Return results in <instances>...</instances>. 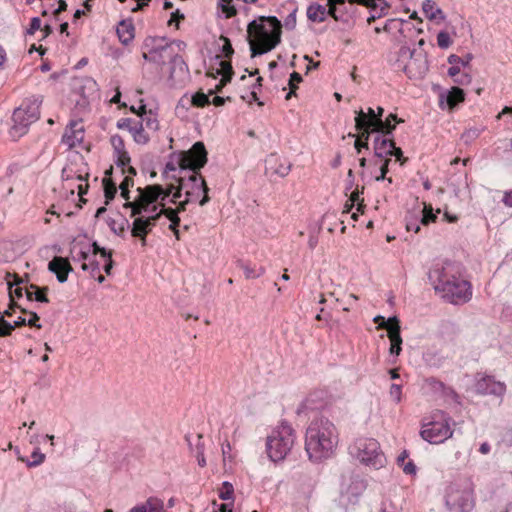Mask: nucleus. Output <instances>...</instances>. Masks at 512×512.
<instances>
[{
	"label": "nucleus",
	"mask_w": 512,
	"mask_h": 512,
	"mask_svg": "<svg viewBox=\"0 0 512 512\" xmlns=\"http://www.w3.org/2000/svg\"><path fill=\"white\" fill-rule=\"evenodd\" d=\"M425 384L434 392H444L446 389L445 384L434 377L425 379Z\"/></svg>",
	"instance_id": "45"
},
{
	"label": "nucleus",
	"mask_w": 512,
	"mask_h": 512,
	"mask_svg": "<svg viewBox=\"0 0 512 512\" xmlns=\"http://www.w3.org/2000/svg\"><path fill=\"white\" fill-rule=\"evenodd\" d=\"M178 182H179L178 186H174V188L172 189V192L170 193V194H172L171 202H173V203H176V200L182 196V190L185 187H187V184H185L184 178H179Z\"/></svg>",
	"instance_id": "49"
},
{
	"label": "nucleus",
	"mask_w": 512,
	"mask_h": 512,
	"mask_svg": "<svg viewBox=\"0 0 512 512\" xmlns=\"http://www.w3.org/2000/svg\"><path fill=\"white\" fill-rule=\"evenodd\" d=\"M14 331V326L7 320H2L0 322V337H7L12 334Z\"/></svg>",
	"instance_id": "56"
},
{
	"label": "nucleus",
	"mask_w": 512,
	"mask_h": 512,
	"mask_svg": "<svg viewBox=\"0 0 512 512\" xmlns=\"http://www.w3.org/2000/svg\"><path fill=\"white\" fill-rule=\"evenodd\" d=\"M392 121H395L396 123H402L403 119H400L396 114L391 113L385 120L382 119V125H378L374 132L393 137V131L395 130L396 126L395 124H392Z\"/></svg>",
	"instance_id": "23"
},
{
	"label": "nucleus",
	"mask_w": 512,
	"mask_h": 512,
	"mask_svg": "<svg viewBox=\"0 0 512 512\" xmlns=\"http://www.w3.org/2000/svg\"><path fill=\"white\" fill-rule=\"evenodd\" d=\"M424 361L429 366L439 367L443 362V357L437 352L428 351L423 356Z\"/></svg>",
	"instance_id": "40"
},
{
	"label": "nucleus",
	"mask_w": 512,
	"mask_h": 512,
	"mask_svg": "<svg viewBox=\"0 0 512 512\" xmlns=\"http://www.w3.org/2000/svg\"><path fill=\"white\" fill-rule=\"evenodd\" d=\"M131 235L141 241L142 246L146 245V237L151 232L156 222L159 220V214H151L144 217L142 215L134 216Z\"/></svg>",
	"instance_id": "15"
},
{
	"label": "nucleus",
	"mask_w": 512,
	"mask_h": 512,
	"mask_svg": "<svg viewBox=\"0 0 512 512\" xmlns=\"http://www.w3.org/2000/svg\"><path fill=\"white\" fill-rule=\"evenodd\" d=\"M350 454L361 463L374 469L384 467L386 457L380 450L378 441L374 438H359L349 448Z\"/></svg>",
	"instance_id": "9"
},
{
	"label": "nucleus",
	"mask_w": 512,
	"mask_h": 512,
	"mask_svg": "<svg viewBox=\"0 0 512 512\" xmlns=\"http://www.w3.org/2000/svg\"><path fill=\"white\" fill-rule=\"evenodd\" d=\"M220 67L221 69L217 70V74H230L231 76L234 75V71L230 61L221 60Z\"/></svg>",
	"instance_id": "58"
},
{
	"label": "nucleus",
	"mask_w": 512,
	"mask_h": 512,
	"mask_svg": "<svg viewBox=\"0 0 512 512\" xmlns=\"http://www.w3.org/2000/svg\"><path fill=\"white\" fill-rule=\"evenodd\" d=\"M483 130L484 127H470L462 133L461 139L465 144H470L480 136Z\"/></svg>",
	"instance_id": "34"
},
{
	"label": "nucleus",
	"mask_w": 512,
	"mask_h": 512,
	"mask_svg": "<svg viewBox=\"0 0 512 512\" xmlns=\"http://www.w3.org/2000/svg\"><path fill=\"white\" fill-rule=\"evenodd\" d=\"M31 458H32V461H27V466L28 467H36L44 462L45 454L40 452V450L37 448L32 452Z\"/></svg>",
	"instance_id": "46"
},
{
	"label": "nucleus",
	"mask_w": 512,
	"mask_h": 512,
	"mask_svg": "<svg viewBox=\"0 0 512 512\" xmlns=\"http://www.w3.org/2000/svg\"><path fill=\"white\" fill-rule=\"evenodd\" d=\"M41 103L40 97L29 98L14 110L12 115L14 124L10 129V135L13 138H20L26 134L28 127L39 119Z\"/></svg>",
	"instance_id": "7"
},
{
	"label": "nucleus",
	"mask_w": 512,
	"mask_h": 512,
	"mask_svg": "<svg viewBox=\"0 0 512 512\" xmlns=\"http://www.w3.org/2000/svg\"><path fill=\"white\" fill-rule=\"evenodd\" d=\"M337 443L336 427L327 417L321 415L311 421L305 436V450L311 460L330 457Z\"/></svg>",
	"instance_id": "2"
},
{
	"label": "nucleus",
	"mask_w": 512,
	"mask_h": 512,
	"mask_svg": "<svg viewBox=\"0 0 512 512\" xmlns=\"http://www.w3.org/2000/svg\"><path fill=\"white\" fill-rule=\"evenodd\" d=\"M21 312L28 313L30 315V319L27 320V324L30 327H35L37 329H40L42 327L41 324L39 323L40 318L36 312L27 311L26 309H21Z\"/></svg>",
	"instance_id": "53"
},
{
	"label": "nucleus",
	"mask_w": 512,
	"mask_h": 512,
	"mask_svg": "<svg viewBox=\"0 0 512 512\" xmlns=\"http://www.w3.org/2000/svg\"><path fill=\"white\" fill-rule=\"evenodd\" d=\"M447 73L459 85H468L472 81V76L468 72H462L459 66H450Z\"/></svg>",
	"instance_id": "26"
},
{
	"label": "nucleus",
	"mask_w": 512,
	"mask_h": 512,
	"mask_svg": "<svg viewBox=\"0 0 512 512\" xmlns=\"http://www.w3.org/2000/svg\"><path fill=\"white\" fill-rule=\"evenodd\" d=\"M102 183L104 188V195L106 198L105 203L109 204V202L115 198L117 193L116 184L110 178H103Z\"/></svg>",
	"instance_id": "33"
},
{
	"label": "nucleus",
	"mask_w": 512,
	"mask_h": 512,
	"mask_svg": "<svg viewBox=\"0 0 512 512\" xmlns=\"http://www.w3.org/2000/svg\"><path fill=\"white\" fill-rule=\"evenodd\" d=\"M239 267L244 271L245 277L247 279H253L261 276L264 274L265 270L264 268L260 267L258 271H256L254 268H251L248 264L240 261L238 263Z\"/></svg>",
	"instance_id": "39"
},
{
	"label": "nucleus",
	"mask_w": 512,
	"mask_h": 512,
	"mask_svg": "<svg viewBox=\"0 0 512 512\" xmlns=\"http://www.w3.org/2000/svg\"><path fill=\"white\" fill-rule=\"evenodd\" d=\"M307 17L312 22H323L326 19V8L314 3L307 8Z\"/></svg>",
	"instance_id": "28"
},
{
	"label": "nucleus",
	"mask_w": 512,
	"mask_h": 512,
	"mask_svg": "<svg viewBox=\"0 0 512 512\" xmlns=\"http://www.w3.org/2000/svg\"><path fill=\"white\" fill-rule=\"evenodd\" d=\"M41 28V20L39 17H33L31 19L30 27L27 29L26 33L29 35H33L37 30Z\"/></svg>",
	"instance_id": "64"
},
{
	"label": "nucleus",
	"mask_w": 512,
	"mask_h": 512,
	"mask_svg": "<svg viewBox=\"0 0 512 512\" xmlns=\"http://www.w3.org/2000/svg\"><path fill=\"white\" fill-rule=\"evenodd\" d=\"M142 109L144 112V116H142V119L140 122L143 123V127L145 126L147 129L156 131L158 130L159 123L156 118V116L153 114L151 110L147 111L146 106L142 105Z\"/></svg>",
	"instance_id": "31"
},
{
	"label": "nucleus",
	"mask_w": 512,
	"mask_h": 512,
	"mask_svg": "<svg viewBox=\"0 0 512 512\" xmlns=\"http://www.w3.org/2000/svg\"><path fill=\"white\" fill-rule=\"evenodd\" d=\"M374 322L379 324V328L387 330V336L391 342L389 353L398 356L402 351V338L398 318L393 316L386 320L383 316H376Z\"/></svg>",
	"instance_id": "12"
},
{
	"label": "nucleus",
	"mask_w": 512,
	"mask_h": 512,
	"mask_svg": "<svg viewBox=\"0 0 512 512\" xmlns=\"http://www.w3.org/2000/svg\"><path fill=\"white\" fill-rule=\"evenodd\" d=\"M302 76L298 73V72H293L290 74V78H289V88H290V91L287 93L285 99L286 100H289L293 95H295V92L297 90V83H300L302 82Z\"/></svg>",
	"instance_id": "37"
},
{
	"label": "nucleus",
	"mask_w": 512,
	"mask_h": 512,
	"mask_svg": "<svg viewBox=\"0 0 512 512\" xmlns=\"http://www.w3.org/2000/svg\"><path fill=\"white\" fill-rule=\"evenodd\" d=\"M454 265L445 262L436 264L429 272L428 278L437 293L452 304H461L470 300V283L455 275Z\"/></svg>",
	"instance_id": "1"
},
{
	"label": "nucleus",
	"mask_w": 512,
	"mask_h": 512,
	"mask_svg": "<svg viewBox=\"0 0 512 512\" xmlns=\"http://www.w3.org/2000/svg\"><path fill=\"white\" fill-rule=\"evenodd\" d=\"M395 64L397 68L403 70L410 79H422L428 71L426 53L422 50H411L407 46H402L399 49Z\"/></svg>",
	"instance_id": "8"
},
{
	"label": "nucleus",
	"mask_w": 512,
	"mask_h": 512,
	"mask_svg": "<svg viewBox=\"0 0 512 512\" xmlns=\"http://www.w3.org/2000/svg\"><path fill=\"white\" fill-rule=\"evenodd\" d=\"M168 59H170V78H173L175 73L179 71L180 73H184L188 71V66L182 56L177 53H172L168 55Z\"/></svg>",
	"instance_id": "27"
},
{
	"label": "nucleus",
	"mask_w": 512,
	"mask_h": 512,
	"mask_svg": "<svg viewBox=\"0 0 512 512\" xmlns=\"http://www.w3.org/2000/svg\"><path fill=\"white\" fill-rule=\"evenodd\" d=\"M48 270L56 275L60 283H65L68 279L69 272L73 269L67 258L55 256L48 263Z\"/></svg>",
	"instance_id": "18"
},
{
	"label": "nucleus",
	"mask_w": 512,
	"mask_h": 512,
	"mask_svg": "<svg viewBox=\"0 0 512 512\" xmlns=\"http://www.w3.org/2000/svg\"><path fill=\"white\" fill-rule=\"evenodd\" d=\"M346 2H349L350 4H359V5H364V6H367L371 0H328V10H326V14L330 15L331 17H333L335 20H337V16H336V6L337 5H343L345 4Z\"/></svg>",
	"instance_id": "29"
},
{
	"label": "nucleus",
	"mask_w": 512,
	"mask_h": 512,
	"mask_svg": "<svg viewBox=\"0 0 512 512\" xmlns=\"http://www.w3.org/2000/svg\"><path fill=\"white\" fill-rule=\"evenodd\" d=\"M452 419L443 411H437L433 414V420L424 425L420 434L421 437L431 444H440L446 439L452 437L453 431L450 427Z\"/></svg>",
	"instance_id": "10"
},
{
	"label": "nucleus",
	"mask_w": 512,
	"mask_h": 512,
	"mask_svg": "<svg viewBox=\"0 0 512 512\" xmlns=\"http://www.w3.org/2000/svg\"><path fill=\"white\" fill-rule=\"evenodd\" d=\"M115 155L117 157V159L115 160L116 165L118 167H121L122 168V174H125L126 173L125 167L127 165H129V163L131 161V158H130L128 152L124 151V152L117 153Z\"/></svg>",
	"instance_id": "43"
},
{
	"label": "nucleus",
	"mask_w": 512,
	"mask_h": 512,
	"mask_svg": "<svg viewBox=\"0 0 512 512\" xmlns=\"http://www.w3.org/2000/svg\"><path fill=\"white\" fill-rule=\"evenodd\" d=\"M354 147L358 153H361L362 149H369L368 140H366L362 134L354 142Z\"/></svg>",
	"instance_id": "63"
},
{
	"label": "nucleus",
	"mask_w": 512,
	"mask_h": 512,
	"mask_svg": "<svg viewBox=\"0 0 512 512\" xmlns=\"http://www.w3.org/2000/svg\"><path fill=\"white\" fill-rule=\"evenodd\" d=\"M49 288L47 286L40 287L34 294V300L41 303H48L49 299L47 297Z\"/></svg>",
	"instance_id": "54"
},
{
	"label": "nucleus",
	"mask_w": 512,
	"mask_h": 512,
	"mask_svg": "<svg viewBox=\"0 0 512 512\" xmlns=\"http://www.w3.org/2000/svg\"><path fill=\"white\" fill-rule=\"evenodd\" d=\"M117 34L121 43L127 45L134 38V25L131 21L122 20L117 27Z\"/></svg>",
	"instance_id": "24"
},
{
	"label": "nucleus",
	"mask_w": 512,
	"mask_h": 512,
	"mask_svg": "<svg viewBox=\"0 0 512 512\" xmlns=\"http://www.w3.org/2000/svg\"><path fill=\"white\" fill-rule=\"evenodd\" d=\"M81 268H82L84 271H86V270H88V269H91L90 274H91V276H92V277H95V275H96L97 273H99V271H100V265H99V262H97V261H95V260H94V261H91L89 264H87V263H85V262H84V263L82 264Z\"/></svg>",
	"instance_id": "59"
},
{
	"label": "nucleus",
	"mask_w": 512,
	"mask_h": 512,
	"mask_svg": "<svg viewBox=\"0 0 512 512\" xmlns=\"http://www.w3.org/2000/svg\"><path fill=\"white\" fill-rule=\"evenodd\" d=\"M171 53V44L155 43L150 49L149 62L163 66Z\"/></svg>",
	"instance_id": "21"
},
{
	"label": "nucleus",
	"mask_w": 512,
	"mask_h": 512,
	"mask_svg": "<svg viewBox=\"0 0 512 512\" xmlns=\"http://www.w3.org/2000/svg\"><path fill=\"white\" fill-rule=\"evenodd\" d=\"M382 161H383V162H382V164H381V166H380V175H379V176H376V177H375V180H376V181H383V180H387V181H388V183H390V184H391V183H392V178H390V177H389V178H387V177H386V175H387V173H388V171H389V168H388V167H389V164H390V162H391V159H390V158H386V159H383Z\"/></svg>",
	"instance_id": "44"
},
{
	"label": "nucleus",
	"mask_w": 512,
	"mask_h": 512,
	"mask_svg": "<svg viewBox=\"0 0 512 512\" xmlns=\"http://www.w3.org/2000/svg\"><path fill=\"white\" fill-rule=\"evenodd\" d=\"M297 8H293L290 14L284 20V26L287 30H293L296 27Z\"/></svg>",
	"instance_id": "51"
},
{
	"label": "nucleus",
	"mask_w": 512,
	"mask_h": 512,
	"mask_svg": "<svg viewBox=\"0 0 512 512\" xmlns=\"http://www.w3.org/2000/svg\"><path fill=\"white\" fill-rule=\"evenodd\" d=\"M84 139V127L80 122L72 121L69 126L66 127L65 132L62 136V142L65 143L69 148L75 147L80 144Z\"/></svg>",
	"instance_id": "17"
},
{
	"label": "nucleus",
	"mask_w": 512,
	"mask_h": 512,
	"mask_svg": "<svg viewBox=\"0 0 512 512\" xmlns=\"http://www.w3.org/2000/svg\"><path fill=\"white\" fill-rule=\"evenodd\" d=\"M173 184H170L167 189H164L159 184L147 185L143 188H137L138 196L128 203H124V208L131 209V217L142 215L143 213H151L157 211L158 206L155 204L159 199L164 201L169 197Z\"/></svg>",
	"instance_id": "4"
},
{
	"label": "nucleus",
	"mask_w": 512,
	"mask_h": 512,
	"mask_svg": "<svg viewBox=\"0 0 512 512\" xmlns=\"http://www.w3.org/2000/svg\"><path fill=\"white\" fill-rule=\"evenodd\" d=\"M185 196L188 197V201H196L200 194L203 193L202 199L199 201L200 206H204L210 201L208 195L209 188L206 184L205 179L200 173H192L187 180H185Z\"/></svg>",
	"instance_id": "13"
},
{
	"label": "nucleus",
	"mask_w": 512,
	"mask_h": 512,
	"mask_svg": "<svg viewBox=\"0 0 512 512\" xmlns=\"http://www.w3.org/2000/svg\"><path fill=\"white\" fill-rule=\"evenodd\" d=\"M421 224L422 223H421L420 215H418V214H411L406 217L407 231H413L415 233H418L420 231Z\"/></svg>",
	"instance_id": "38"
},
{
	"label": "nucleus",
	"mask_w": 512,
	"mask_h": 512,
	"mask_svg": "<svg viewBox=\"0 0 512 512\" xmlns=\"http://www.w3.org/2000/svg\"><path fill=\"white\" fill-rule=\"evenodd\" d=\"M153 214H159V218L162 215H165L169 220L176 218L178 216V211L173 208H162L160 211H156Z\"/></svg>",
	"instance_id": "61"
},
{
	"label": "nucleus",
	"mask_w": 512,
	"mask_h": 512,
	"mask_svg": "<svg viewBox=\"0 0 512 512\" xmlns=\"http://www.w3.org/2000/svg\"><path fill=\"white\" fill-rule=\"evenodd\" d=\"M476 390L480 394L501 396L506 390L504 383L496 381L493 376H484L476 383Z\"/></svg>",
	"instance_id": "16"
},
{
	"label": "nucleus",
	"mask_w": 512,
	"mask_h": 512,
	"mask_svg": "<svg viewBox=\"0 0 512 512\" xmlns=\"http://www.w3.org/2000/svg\"><path fill=\"white\" fill-rule=\"evenodd\" d=\"M390 396L396 401V402H400L401 400V395H402V390H401V385H398V384H392L391 387H390Z\"/></svg>",
	"instance_id": "62"
},
{
	"label": "nucleus",
	"mask_w": 512,
	"mask_h": 512,
	"mask_svg": "<svg viewBox=\"0 0 512 512\" xmlns=\"http://www.w3.org/2000/svg\"><path fill=\"white\" fill-rule=\"evenodd\" d=\"M212 94H210V90L208 91L207 94H205L204 92L202 91H198L196 92L193 96H192V99H191V102H192V105L195 106V107H199V108H203L205 107L206 105L210 104V99L209 97L211 96Z\"/></svg>",
	"instance_id": "35"
},
{
	"label": "nucleus",
	"mask_w": 512,
	"mask_h": 512,
	"mask_svg": "<svg viewBox=\"0 0 512 512\" xmlns=\"http://www.w3.org/2000/svg\"><path fill=\"white\" fill-rule=\"evenodd\" d=\"M232 77L230 74L222 75L220 82L216 85L215 89H210V94L220 93L222 89L231 82Z\"/></svg>",
	"instance_id": "52"
},
{
	"label": "nucleus",
	"mask_w": 512,
	"mask_h": 512,
	"mask_svg": "<svg viewBox=\"0 0 512 512\" xmlns=\"http://www.w3.org/2000/svg\"><path fill=\"white\" fill-rule=\"evenodd\" d=\"M221 40H223L224 42L222 46V53L226 58H231L234 53V49L232 47L230 40L224 36L221 37Z\"/></svg>",
	"instance_id": "57"
},
{
	"label": "nucleus",
	"mask_w": 512,
	"mask_h": 512,
	"mask_svg": "<svg viewBox=\"0 0 512 512\" xmlns=\"http://www.w3.org/2000/svg\"><path fill=\"white\" fill-rule=\"evenodd\" d=\"M437 44L440 48L447 49L452 44L449 33L446 31L439 32L437 35Z\"/></svg>",
	"instance_id": "47"
},
{
	"label": "nucleus",
	"mask_w": 512,
	"mask_h": 512,
	"mask_svg": "<svg viewBox=\"0 0 512 512\" xmlns=\"http://www.w3.org/2000/svg\"><path fill=\"white\" fill-rule=\"evenodd\" d=\"M134 185V180L131 176L124 177L123 181L121 182L119 189H120V195L123 199H125V203L131 202L130 201V191L129 187Z\"/></svg>",
	"instance_id": "36"
},
{
	"label": "nucleus",
	"mask_w": 512,
	"mask_h": 512,
	"mask_svg": "<svg viewBox=\"0 0 512 512\" xmlns=\"http://www.w3.org/2000/svg\"><path fill=\"white\" fill-rule=\"evenodd\" d=\"M128 512H165L164 502L158 497L151 496L146 501L132 507Z\"/></svg>",
	"instance_id": "22"
},
{
	"label": "nucleus",
	"mask_w": 512,
	"mask_h": 512,
	"mask_svg": "<svg viewBox=\"0 0 512 512\" xmlns=\"http://www.w3.org/2000/svg\"><path fill=\"white\" fill-rule=\"evenodd\" d=\"M207 163V151L203 142L198 141L192 147L183 152L179 159V166L182 170H191L192 173H199Z\"/></svg>",
	"instance_id": "11"
},
{
	"label": "nucleus",
	"mask_w": 512,
	"mask_h": 512,
	"mask_svg": "<svg viewBox=\"0 0 512 512\" xmlns=\"http://www.w3.org/2000/svg\"><path fill=\"white\" fill-rule=\"evenodd\" d=\"M423 11L426 17L430 20H444L445 15L443 11L436 7V4L432 0H425L422 5Z\"/></svg>",
	"instance_id": "25"
},
{
	"label": "nucleus",
	"mask_w": 512,
	"mask_h": 512,
	"mask_svg": "<svg viewBox=\"0 0 512 512\" xmlns=\"http://www.w3.org/2000/svg\"><path fill=\"white\" fill-rule=\"evenodd\" d=\"M355 117V128L362 132V136L369 140L371 133L374 132L378 125H382V119L377 117L376 112L372 108H368L367 113L360 110Z\"/></svg>",
	"instance_id": "14"
},
{
	"label": "nucleus",
	"mask_w": 512,
	"mask_h": 512,
	"mask_svg": "<svg viewBox=\"0 0 512 512\" xmlns=\"http://www.w3.org/2000/svg\"><path fill=\"white\" fill-rule=\"evenodd\" d=\"M110 142L115 154L126 151L124 140L120 135H113L110 139Z\"/></svg>",
	"instance_id": "48"
},
{
	"label": "nucleus",
	"mask_w": 512,
	"mask_h": 512,
	"mask_svg": "<svg viewBox=\"0 0 512 512\" xmlns=\"http://www.w3.org/2000/svg\"><path fill=\"white\" fill-rule=\"evenodd\" d=\"M129 131L132 133L136 143L146 144L149 141V136L145 133L142 122H137L133 127H129Z\"/></svg>",
	"instance_id": "30"
},
{
	"label": "nucleus",
	"mask_w": 512,
	"mask_h": 512,
	"mask_svg": "<svg viewBox=\"0 0 512 512\" xmlns=\"http://www.w3.org/2000/svg\"><path fill=\"white\" fill-rule=\"evenodd\" d=\"M445 503L451 512H470L474 507L473 484L460 479L446 488Z\"/></svg>",
	"instance_id": "5"
},
{
	"label": "nucleus",
	"mask_w": 512,
	"mask_h": 512,
	"mask_svg": "<svg viewBox=\"0 0 512 512\" xmlns=\"http://www.w3.org/2000/svg\"><path fill=\"white\" fill-rule=\"evenodd\" d=\"M363 190H364V187H362L361 191L356 189L351 192L350 197H349L350 204L345 205L344 212H346V213L350 212V210L353 208L354 204L361 201L360 194L363 193Z\"/></svg>",
	"instance_id": "50"
},
{
	"label": "nucleus",
	"mask_w": 512,
	"mask_h": 512,
	"mask_svg": "<svg viewBox=\"0 0 512 512\" xmlns=\"http://www.w3.org/2000/svg\"><path fill=\"white\" fill-rule=\"evenodd\" d=\"M234 495V487L233 485L225 481L222 483V488L219 491V498L225 501L233 500Z\"/></svg>",
	"instance_id": "41"
},
{
	"label": "nucleus",
	"mask_w": 512,
	"mask_h": 512,
	"mask_svg": "<svg viewBox=\"0 0 512 512\" xmlns=\"http://www.w3.org/2000/svg\"><path fill=\"white\" fill-rule=\"evenodd\" d=\"M390 156H394L401 165H404L408 160L407 157H404L402 149L400 147H396L395 143Z\"/></svg>",
	"instance_id": "60"
},
{
	"label": "nucleus",
	"mask_w": 512,
	"mask_h": 512,
	"mask_svg": "<svg viewBox=\"0 0 512 512\" xmlns=\"http://www.w3.org/2000/svg\"><path fill=\"white\" fill-rule=\"evenodd\" d=\"M232 0H221L222 11L226 14L227 18H231L237 14V10L234 6H231Z\"/></svg>",
	"instance_id": "55"
},
{
	"label": "nucleus",
	"mask_w": 512,
	"mask_h": 512,
	"mask_svg": "<svg viewBox=\"0 0 512 512\" xmlns=\"http://www.w3.org/2000/svg\"><path fill=\"white\" fill-rule=\"evenodd\" d=\"M248 24V42L251 57L265 54L274 49L281 41L282 24L275 16H261Z\"/></svg>",
	"instance_id": "3"
},
{
	"label": "nucleus",
	"mask_w": 512,
	"mask_h": 512,
	"mask_svg": "<svg viewBox=\"0 0 512 512\" xmlns=\"http://www.w3.org/2000/svg\"><path fill=\"white\" fill-rule=\"evenodd\" d=\"M394 142L393 137L377 135L373 141L374 156L381 160L389 158Z\"/></svg>",
	"instance_id": "20"
},
{
	"label": "nucleus",
	"mask_w": 512,
	"mask_h": 512,
	"mask_svg": "<svg viewBox=\"0 0 512 512\" xmlns=\"http://www.w3.org/2000/svg\"><path fill=\"white\" fill-rule=\"evenodd\" d=\"M465 93L464 90L459 87H452L445 93H441L439 96L440 108L448 107L449 110H453L458 104L464 102Z\"/></svg>",
	"instance_id": "19"
},
{
	"label": "nucleus",
	"mask_w": 512,
	"mask_h": 512,
	"mask_svg": "<svg viewBox=\"0 0 512 512\" xmlns=\"http://www.w3.org/2000/svg\"><path fill=\"white\" fill-rule=\"evenodd\" d=\"M421 213L422 215L420 216V219L423 225H428L431 222H435L437 219V216L433 213L431 205H425Z\"/></svg>",
	"instance_id": "42"
},
{
	"label": "nucleus",
	"mask_w": 512,
	"mask_h": 512,
	"mask_svg": "<svg viewBox=\"0 0 512 512\" xmlns=\"http://www.w3.org/2000/svg\"><path fill=\"white\" fill-rule=\"evenodd\" d=\"M473 59V55L468 53L464 57H459L458 55L452 54L448 57V63L451 66H459L461 68H469L470 62Z\"/></svg>",
	"instance_id": "32"
},
{
	"label": "nucleus",
	"mask_w": 512,
	"mask_h": 512,
	"mask_svg": "<svg viewBox=\"0 0 512 512\" xmlns=\"http://www.w3.org/2000/svg\"><path fill=\"white\" fill-rule=\"evenodd\" d=\"M295 442L293 428L287 423H282L274 429L266 440V452L273 462L282 461L291 451Z\"/></svg>",
	"instance_id": "6"
}]
</instances>
